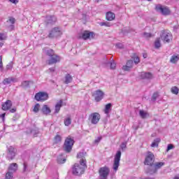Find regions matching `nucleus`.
Instances as JSON below:
<instances>
[{"label": "nucleus", "mask_w": 179, "mask_h": 179, "mask_svg": "<svg viewBox=\"0 0 179 179\" xmlns=\"http://www.w3.org/2000/svg\"><path fill=\"white\" fill-rule=\"evenodd\" d=\"M86 167V159H81L80 164H75L73 167V176H82Z\"/></svg>", "instance_id": "obj_1"}, {"label": "nucleus", "mask_w": 179, "mask_h": 179, "mask_svg": "<svg viewBox=\"0 0 179 179\" xmlns=\"http://www.w3.org/2000/svg\"><path fill=\"white\" fill-rule=\"evenodd\" d=\"M61 36H62V29L60 27H55L50 31L48 37L50 38H55L61 37Z\"/></svg>", "instance_id": "obj_2"}, {"label": "nucleus", "mask_w": 179, "mask_h": 179, "mask_svg": "<svg viewBox=\"0 0 179 179\" xmlns=\"http://www.w3.org/2000/svg\"><path fill=\"white\" fill-rule=\"evenodd\" d=\"M73 143H75L73 138H71V137H67L65 140L64 145V149L65 152L69 153V152L72 150V146H73Z\"/></svg>", "instance_id": "obj_3"}, {"label": "nucleus", "mask_w": 179, "mask_h": 179, "mask_svg": "<svg viewBox=\"0 0 179 179\" xmlns=\"http://www.w3.org/2000/svg\"><path fill=\"white\" fill-rule=\"evenodd\" d=\"M161 38L163 40L164 43H170V41L173 40V35L170 31L164 30L162 32Z\"/></svg>", "instance_id": "obj_4"}, {"label": "nucleus", "mask_w": 179, "mask_h": 179, "mask_svg": "<svg viewBox=\"0 0 179 179\" xmlns=\"http://www.w3.org/2000/svg\"><path fill=\"white\" fill-rule=\"evenodd\" d=\"M120 160H121V150H118L115 155V158L113 161V169L114 171H117V170H118V167H120Z\"/></svg>", "instance_id": "obj_5"}, {"label": "nucleus", "mask_w": 179, "mask_h": 179, "mask_svg": "<svg viewBox=\"0 0 179 179\" xmlns=\"http://www.w3.org/2000/svg\"><path fill=\"white\" fill-rule=\"evenodd\" d=\"M155 10L165 16L167 15H170V9H169V8L166 6H162L161 4H158L155 6Z\"/></svg>", "instance_id": "obj_6"}, {"label": "nucleus", "mask_w": 179, "mask_h": 179, "mask_svg": "<svg viewBox=\"0 0 179 179\" xmlns=\"http://www.w3.org/2000/svg\"><path fill=\"white\" fill-rule=\"evenodd\" d=\"M110 174V169L107 166L101 167L99 169V179H107Z\"/></svg>", "instance_id": "obj_7"}, {"label": "nucleus", "mask_w": 179, "mask_h": 179, "mask_svg": "<svg viewBox=\"0 0 179 179\" xmlns=\"http://www.w3.org/2000/svg\"><path fill=\"white\" fill-rule=\"evenodd\" d=\"M35 99L37 101H45L48 99V94L47 92H38L35 95Z\"/></svg>", "instance_id": "obj_8"}, {"label": "nucleus", "mask_w": 179, "mask_h": 179, "mask_svg": "<svg viewBox=\"0 0 179 179\" xmlns=\"http://www.w3.org/2000/svg\"><path fill=\"white\" fill-rule=\"evenodd\" d=\"M154 157H155V155H153V153L149 152L145 158L144 164H145V166H150L151 167H153Z\"/></svg>", "instance_id": "obj_9"}, {"label": "nucleus", "mask_w": 179, "mask_h": 179, "mask_svg": "<svg viewBox=\"0 0 179 179\" xmlns=\"http://www.w3.org/2000/svg\"><path fill=\"white\" fill-rule=\"evenodd\" d=\"M92 96L94 97L95 101H100L103 100V97H104V92L100 90H97L93 92Z\"/></svg>", "instance_id": "obj_10"}, {"label": "nucleus", "mask_w": 179, "mask_h": 179, "mask_svg": "<svg viewBox=\"0 0 179 179\" xmlns=\"http://www.w3.org/2000/svg\"><path fill=\"white\" fill-rule=\"evenodd\" d=\"M89 119L91 120L92 124H96L100 121V114L98 113H92Z\"/></svg>", "instance_id": "obj_11"}, {"label": "nucleus", "mask_w": 179, "mask_h": 179, "mask_svg": "<svg viewBox=\"0 0 179 179\" xmlns=\"http://www.w3.org/2000/svg\"><path fill=\"white\" fill-rule=\"evenodd\" d=\"M15 156H16V151L15 150V148H13V146H10L7 153L8 160H13V159H15Z\"/></svg>", "instance_id": "obj_12"}, {"label": "nucleus", "mask_w": 179, "mask_h": 179, "mask_svg": "<svg viewBox=\"0 0 179 179\" xmlns=\"http://www.w3.org/2000/svg\"><path fill=\"white\" fill-rule=\"evenodd\" d=\"M59 61H61V57L55 54L48 60V64L49 65H52V64H57V62H59Z\"/></svg>", "instance_id": "obj_13"}, {"label": "nucleus", "mask_w": 179, "mask_h": 179, "mask_svg": "<svg viewBox=\"0 0 179 179\" xmlns=\"http://www.w3.org/2000/svg\"><path fill=\"white\" fill-rule=\"evenodd\" d=\"M164 166V163L163 162H157L154 166H152L153 171H150V174H155L160 169L161 167H163Z\"/></svg>", "instance_id": "obj_14"}, {"label": "nucleus", "mask_w": 179, "mask_h": 179, "mask_svg": "<svg viewBox=\"0 0 179 179\" xmlns=\"http://www.w3.org/2000/svg\"><path fill=\"white\" fill-rule=\"evenodd\" d=\"M93 36H94V34H93V32L85 31L83 33L81 38H83V40H87V38H93Z\"/></svg>", "instance_id": "obj_15"}, {"label": "nucleus", "mask_w": 179, "mask_h": 179, "mask_svg": "<svg viewBox=\"0 0 179 179\" xmlns=\"http://www.w3.org/2000/svg\"><path fill=\"white\" fill-rule=\"evenodd\" d=\"M139 78L140 79H152L153 78V75L149 72H141L139 73Z\"/></svg>", "instance_id": "obj_16"}, {"label": "nucleus", "mask_w": 179, "mask_h": 179, "mask_svg": "<svg viewBox=\"0 0 179 179\" xmlns=\"http://www.w3.org/2000/svg\"><path fill=\"white\" fill-rule=\"evenodd\" d=\"M10 107H12V101L7 100L4 103L2 104V110L3 111H8V110H10Z\"/></svg>", "instance_id": "obj_17"}, {"label": "nucleus", "mask_w": 179, "mask_h": 179, "mask_svg": "<svg viewBox=\"0 0 179 179\" xmlns=\"http://www.w3.org/2000/svg\"><path fill=\"white\" fill-rule=\"evenodd\" d=\"M64 124L65 127H69L72 124V116L69 114L64 117Z\"/></svg>", "instance_id": "obj_18"}, {"label": "nucleus", "mask_w": 179, "mask_h": 179, "mask_svg": "<svg viewBox=\"0 0 179 179\" xmlns=\"http://www.w3.org/2000/svg\"><path fill=\"white\" fill-rule=\"evenodd\" d=\"M134 66V61L129 60L125 66H123L122 69L123 71H131V69Z\"/></svg>", "instance_id": "obj_19"}, {"label": "nucleus", "mask_w": 179, "mask_h": 179, "mask_svg": "<svg viewBox=\"0 0 179 179\" xmlns=\"http://www.w3.org/2000/svg\"><path fill=\"white\" fill-rule=\"evenodd\" d=\"M64 104V101L62 100H59L57 102L55 106V114H58L59 111L61 110V107H62Z\"/></svg>", "instance_id": "obj_20"}, {"label": "nucleus", "mask_w": 179, "mask_h": 179, "mask_svg": "<svg viewBox=\"0 0 179 179\" xmlns=\"http://www.w3.org/2000/svg\"><path fill=\"white\" fill-rule=\"evenodd\" d=\"M73 80V78H72V76L71 74L67 73L65 75L64 78V83L66 85H69Z\"/></svg>", "instance_id": "obj_21"}, {"label": "nucleus", "mask_w": 179, "mask_h": 179, "mask_svg": "<svg viewBox=\"0 0 179 179\" xmlns=\"http://www.w3.org/2000/svg\"><path fill=\"white\" fill-rule=\"evenodd\" d=\"M41 111L43 114L47 115L51 113V109L50 108V107H48V105H43L41 108Z\"/></svg>", "instance_id": "obj_22"}, {"label": "nucleus", "mask_w": 179, "mask_h": 179, "mask_svg": "<svg viewBox=\"0 0 179 179\" xmlns=\"http://www.w3.org/2000/svg\"><path fill=\"white\" fill-rule=\"evenodd\" d=\"M106 19L109 22L114 20V19H115V14L111 11L106 13Z\"/></svg>", "instance_id": "obj_23"}, {"label": "nucleus", "mask_w": 179, "mask_h": 179, "mask_svg": "<svg viewBox=\"0 0 179 179\" xmlns=\"http://www.w3.org/2000/svg\"><path fill=\"white\" fill-rule=\"evenodd\" d=\"M43 54H45V55H48V57H52L55 53L53 50L52 49H43Z\"/></svg>", "instance_id": "obj_24"}, {"label": "nucleus", "mask_w": 179, "mask_h": 179, "mask_svg": "<svg viewBox=\"0 0 179 179\" xmlns=\"http://www.w3.org/2000/svg\"><path fill=\"white\" fill-rule=\"evenodd\" d=\"M17 171V164L16 163L10 164L8 167V171H11V173H15Z\"/></svg>", "instance_id": "obj_25"}, {"label": "nucleus", "mask_w": 179, "mask_h": 179, "mask_svg": "<svg viewBox=\"0 0 179 179\" xmlns=\"http://www.w3.org/2000/svg\"><path fill=\"white\" fill-rule=\"evenodd\" d=\"M46 22L48 24H52L57 22V18L55 16H48L46 17Z\"/></svg>", "instance_id": "obj_26"}, {"label": "nucleus", "mask_w": 179, "mask_h": 179, "mask_svg": "<svg viewBox=\"0 0 179 179\" xmlns=\"http://www.w3.org/2000/svg\"><path fill=\"white\" fill-rule=\"evenodd\" d=\"M66 162V159L64 157V155H61L57 157V163L59 164H64Z\"/></svg>", "instance_id": "obj_27"}, {"label": "nucleus", "mask_w": 179, "mask_h": 179, "mask_svg": "<svg viewBox=\"0 0 179 179\" xmlns=\"http://www.w3.org/2000/svg\"><path fill=\"white\" fill-rule=\"evenodd\" d=\"M178 60H179V55H174L171 57L170 62H171V64H177V62H178Z\"/></svg>", "instance_id": "obj_28"}, {"label": "nucleus", "mask_w": 179, "mask_h": 179, "mask_svg": "<svg viewBox=\"0 0 179 179\" xmlns=\"http://www.w3.org/2000/svg\"><path fill=\"white\" fill-rule=\"evenodd\" d=\"M12 82H15V78H6L3 80V84L8 85H10V83H12Z\"/></svg>", "instance_id": "obj_29"}, {"label": "nucleus", "mask_w": 179, "mask_h": 179, "mask_svg": "<svg viewBox=\"0 0 179 179\" xmlns=\"http://www.w3.org/2000/svg\"><path fill=\"white\" fill-rule=\"evenodd\" d=\"M111 107H112L111 103H108L105 106V109H104L105 114H107V115L110 114V112L111 111Z\"/></svg>", "instance_id": "obj_30"}, {"label": "nucleus", "mask_w": 179, "mask_h": 179, "mask_svg": "<svg viewBox=\"0 0 179 179\" xmlns=\"http://www.w3.org/2000/svg\"><path fill=\"white\" fill-rule=\"evenodd\" d=\"M62 141V137L57 134L54 138V143H59Z\"/></svg>", "instance_id": "obj_31"}, {"label": "nucleus", "mask_w": 179, "mask_h": 179, "mask_svg": "<svg viewBox=\"0 0 179 179\" xmlns=\"http://www.w3.org/2000/svg\"><path fill=\"white\" fill-rule=\"evenodd\" d=\"M155 48H160L162 47V43H160V38H157L155 42Z\"/></svg>", "instance_id": "obj_32"}, {"label": "nucleus", "mask_w": 179, "mask_h": 179, "mask_svg": "<svg viewBox=\"0 0 179 179\" xmlns=\"http://www.w3.org/2000/svg\"><path fill=\"white\" fill-rule=\"evenodd\" d=\"M15 22H16V20H15V18H13V17H10L8 20H7V23H10V24H12V29H13L14 27L13 24H15Z\"/></svg>", "instance_id": "obj_33"}, {"label": "nucleus", "mask_w": 179, "mask_h": 179, "mask_svg": "<svg viewBox=\"0 0 179 179\" xmlns=\"http://www.w3.org/2000/svg\"><path fill=\"white\" fill-rule=\"evenodd\" d=\"M13 172L8 171L6 173V179H13Z\"/></svg>", "instance_id": "obj_34"}, {"label": "nucleus", "mask_w": 179, "mask_h": 179, "mask_svg": "<svg viewBox=\"0 0 179 179\" xmlns=\"http://www.w3.org/2000/svg\"><path fill=\"white\" fill-rule=\"evenodd\" d=\"M13 68V62H10L6 66V71H12Z\"/></svg>", "instance_id": "obj_35"}, {"label": "nucleus", "mask_w": 179, "mask_h": 179, "mask_svg": "<svg viewBox=\"0 0 179 179\" xmlns=\"http://www.w3.org/2000/svg\"><path fill=\"white\" fill-rule=\"evenodd\" d=\"M171 92L173 93V94H178L179 89L177 87H173L171 89Z\"/></svg>", "instance_id": "obj_36"}, {"label": "nucleus", "mask_w": 179, "mask_h": 179, "mask_svg": "<svg viewBox=\"0 0 179 179\" xmlns=\"http://www.w3.org/2000/svg\"><path fill=\"white\" fill-rule=\"evenodd\" d=\"M139 115L141 117V118H146V117H148V113L145 112L144 110H140Z\"/></svg>", "instance_id": "obj_37"}, {"label": "nucleus", "mask_w": 179, "mask_h": 179, "mask_svg": "<svg viewBox=\"0 0 179 179\" xmlns=\"http://www.w3.org/2000/svg\"><path fill=\"white\" fill-rule=\"evenodd\" d=\"M85 152H79L77 155V157L78 159H81V160H85V159L83 157H85Z\"/></svg>", "instance_id": "obj_38"}, {"label": "nucleus", "mask_w": 179, "mask_h": 179, "mask_svg": "<svg viewBox=\"0 0 179 179\" xmlns=\"http://www.w3.org/2000/svg\"><path fill=\"white\" fill-rule=\"evenodd\" d=\"M7 35L6 34L0 33V41H2L3 40H6Z\"/></svg>", "instance_id": "obj_39"}, {"label": "nucleus", "mask_w": 179, "mask_h": 179, "mask_svg": "<svg viewBox=\"0 0 179 179\" xmlns=\"http://www.w3.org/2000/svg\"><path fill=\"white\" fill-rule=\"evenodd\" d=\"M110 69H114L117 66V64H115V62H114V59H112V61L110 62Z\"/></svg>", "instance_id": "obj_40"}, {"label": "nucleus", "mask_w": 179, "mask_h": 179, "mask_svg": "<svg viewBox=\"0 0 179 179\" xmlns=\"http://www.w3.org/2000/svg\"><path fill=\"white\" fill-rule=\"evenodd\" d=\"M38 110H40V104L36 103L34 107V113H38Z\"/></svg>", "instance_id": "obj_41"}, {"label": "nucleus", "mask_w": 179, "mask_h": 179, "mask_svg": "<svg viewBox=\"0 0 179 179\" xmlns=\"http://www.w3.org/2000/svg\"><path fill=\"white\" fill-rule=\"evenodd\" d=\"M157 97H159V92H155L152 94V101H156V99H157Z\"/></svg>", "instance_id": "obj_42"}, {"label": "nucleus", "mask_w": 179, "mask_h": 179, "mask_svg": "<svg viewBox=\"0 0 179 179\" xmlns=\"http://www.w3.org/2000/svg\"><path fill=\"white\" fill-rule=\"evenodd\" d=\"M31 133L34 135V136H37V134H38V129H35L34 130H31Z\"/></svg>", "instance_id": "obj_43"}, {"label": "nucleus", "mask_w": 179, "mask_h": 179, "mask_svg": "<svg viewBox=\"0 0 179 179\" xmlns=\"http://www.w3.org/2000/svg\"><path fill=\"white\" fill-rule=\"evenodd\" d=\"M101 26H106V27H110L111 24L110 22H101Z\"/></svg>", "instance_id": "obj_44"}, {"label": "nucleus", "mask_w": 179, "mask_h": 179, "mask_svg": "<svg viewBox=\"0 0 179 179\" xmlns=\"http://www.w3.org/2000/svg\"><path fill=\"white\" fill-rule=\"evenodd\" d=\"M0 69L1 71L3 69V64L2 63V55H0Z\"/></svg>", "instance_id": "obj_45"}, {"label": "nucleus", "mask_w": 179, "mask_h": 179, "mask_svg": "<svg viewBox=\"0 0 179 179\" xmlns=\"http://www.w3.org/2000/svg\"><path fill=\"white\" fill-rule=\"evenodd\" d=\"M29 81H24L22 83V86L23 87H27L29 86Z\"/></svg>", "instance_id": "obj_46"}, {"label": "nucleus", "mask_w": 179, "mask_h": 179, "mask_svg": "<svg viewBox=\"0 0 179 179\" xmlns=\"http://www.w3.org/2000/svg\"><path fill=\"white\" fill-rule=\"evenodd\" d=\"M171 149H174V145H173V144L168 145L166 152L171 150Z\"/></svg>", "instance_id": "obj_47"}, {"label": "nucleus", "mask_w": 179, "mask_h": 179, "mask_svg": "<svg viewBox=\"0 0 179 179\" xmlns=\"http://www.w3.org/2000/svg\"><path fill=\"white\" fill-rule=\"evenodd\" d=\"M127 148V143H122V144L120 145V149H122V150H124V149H125Z\"/></svg>", "instance_id": "obj_48"}, {"label": "nucleus", "mask_w": 179, "mask_h": 179, "mask_svg": "<svg viewBox=\"0 0 179 179\" xmlns=\"http://www.w3.org/2000/svg\"><path fill=\"white\" fill-rule=\"evenodd\" d=\"M134 64H139V62H141V59H139V57H136L134 59Z\"/></svg>", "instance_id": "obj_49"}, {"label": "nucleus", "mask_w": 179, "mask_h": 179, "mask_svg": "<svg viewBox=\"0 0 179 179\" xmlns=\"http://www.w3.org/2000/svg\"><path fill=\"white\" fill-rule=\"evenodd\" d=\"M157 146H159V144L155 143V141H154L152 144H151V147L152 148H157Z\"/></svg>", "instance_id": "obj_50"}, {"label": "nucleus", "mask_w": 179, "mask_h": 179, "mask_svg": "<svg viewBox=\"0 0 179 179\" xmlns=\"http://www.w3.org/2000/svg\"><path fill=\"white\" fill-rule=\"evenodd\" d=\"M23 166H24V169H23V171H24V172L25 173V171H27V163L24 162Z\"/></svg>", "instance_id": "obj_51"}, {"label": "nucleus", "mask_w": 179, "mask_h": 179, "mask_svg": "<svg viewBox=\"0 0 179 179\" xmlns=\"http://www.w3.org/2000/svg\"><path fill=\"white\" fill-rule=\"evenodd\" d=\"M116 47L117 48H124V45H122V43H117L116 44Z\"/></svg>", "instance_id": "obj_52"}, {"label": "nucleus", "mask_w": 179, "mask_h": 179, "mask_svg": "<svg viewBox=\"0 0 179 179\" xmlns=\"http://www.w3.org/2000/svg\"><path fill=\"white\" fill-rule=\"evenodd\" d=\"M100 141H101V136L98 137L95 141V143H99V142H100Z\"/></svg>", "instance_id": "obj_53"}, {"label": "nucleus", "mask_w": 179, "mask_h": 179, "mask_svg": "<svg viewBox=\"0 0 179 179\" xmlns=\"http://www.w3.org/2000/svg\"><path fill=\"white\" fill-rule=\"evenodd\" d=\"M10 2H11V3H17V2H19V1L17 0H9Z\"/></svg>", "instance_id": "obj_54"}, {"label": "nucleus", "mask_w": 179, "mask_h": 179, "mask_svg": "<svg viewBox=\"0 0 179 179\" xmlns=\"http://www.w3.org/2000/svg\"><path fill=\"white\" fill-rule=\"evenodd\" d=\"M151 34L150 33H144V37H150Z\"/></svg>", "instance_id": "obj_55"}, {"label": "nucleus", "mask_w": 179, "mask_h": 179, "mask_svg": "<svg viewBox=\"0 0 179 179\" xmlns=\"http://www.w3.org/2000/svg\"><path fill=\"white\" fill-rule=\"evenodd\" d=\"M10 113H16V108H13L10 110Z\"/></svg>", "instance_id": "obj_56"}, {"label": "nucleus", "mask_w": 179, "mask_h": 179, "mask_svg": "<svg viewBox=\"0 0 179 179\" xmlns=\"http://www.w3.org/2000/svg\"><path fill=\"white\" fill-rule=\"evenodd\" d=\"M155 142L159 144V142H160V138H157L155 140Z\"/></svg>", "instance_id": "obj_57"}, {"label": "nucleus", "mask_w": 179, "mask_h": 179, "mask_svg": "<svg viewBox=\"0 0 179 179\" xmlns=\"http://www.w3.org/2000/svg\"><path fill=\"white\" fill-rule=\"evenodd\" d=\"M49 71H50V72H54V71H55V68L49 69Z\"/></svg>", "instance_id": "obj_58"}, {"label": "nucleus", "mask_w": 179, "mask_h": 179, "mask_svg": "<svg viewBox=\"0 0 179 179\" xmlns=\"http://www.w3.org/2000/svg\"><path fill=\"white\" fill-rule=\"evenodd\" d=\"M143 58H148V54L144 53V54L143 55Z\"/></svg>", "instance_id": "obj_59"}, {"label": "nucleus", "mask_w": 179, "mask_h": 179, "mask_svg": "<svg viewBox=\"0 0 179 179\" xmlns=\"http://www.w3.org/2000/svg\"><path fill=\"white\" fill-rule=\"evenodd\" d=\"M5 115H6L5 113L1 114V118H5Z\"/></svg>", "instance_id": "obj_60"}, {"label": "nucleus", "mask_w": 179, "mask_h": 179, "mask_svg": "<svg viewBox=\"0 0 179 179\" xmlns=\"http://www.w3.org/2000/svg\"><path fill=\"white\" fill-rule=\"evenodd\" d=\"M3 43L0 42V47H3Z\"/></svg>", "instance_id": "obj_61"}, {"label": "nucleus", "mask_w": 179, "mask_h": 179, "mask_svg": "<svg viewBox=\"0 0 179 179\" xmlns=\"http://www.w3.org/2000/svg\"><path fill=\"white\" fill-rule=\"evenodd\" d=\"M173 179H179V175H178V176H175V178H174Z\"/></svg>", "instance_id": "obj_62"}, {"label": "nucleus", "mask_w": 179, "mask_h": 179, "mask_svg": "<svg viewBox=\"0 0 179 179\" xmlns=\"http://www.w3.org/2000/svg\"><path fill=\"white\" fill-rule=\"evenodd\" d=\"M97 1V2H99V1H101V0H96Z\"/></svg>", "instance_id": "obj_63"}, {"label": "nucleus", "mask_w": 179, "mask_h": 179, "mask_svg": "<svg viewBox=\"0 0 179 179\" xmlns=\"http://www.w3.org/2000/svg\"><path fill=\"white\" fill-rule=\"evenodd\" d=\"M148 1H152V0H148Z\"/></svg>", "instance_id": "obj_64"}]
</instances>
